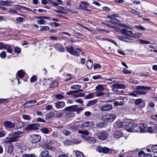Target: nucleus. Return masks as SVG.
<instances>
[{"mask_svg": "<svg viewBox=\"0 0 157 157\" xmlns=\"http://www.w3.org/2000/svg\"><path fill=\"white\" fill-rule=\"evenodd\" d=\"M116 117V116L115 115L108 114L103 116L101 119L104 121L111 122L113 121Z\"/></svg>", "mask_w": 157, "mask_h": 157, "instance_id": "1", "label": "nucleus"}, {"mask_svg": "<svg viewBox=\"0 0 157 157\" xmlns=\"http://www.w3.org/2000/svg\"><path fill=\"white\" fill-rule=\"evenodd\" d=\"M121 33L123 35H126L130 37H136L133 34V32L132 31L128 30L125 28L123 29L121 31Z\"/></svg>", "mask_w": 157, "mask_h": 157, "instance_id": "2", "label": "nucleus"}, {"mask_svg": "<svg viewBox=\"0 0 157 157\" xmlns=\"http://www.w3.org/2000/svg\"><path fill=\"white\" fill-rule=\"evenodd\" d=\"M108 136V134L105 131L98 132L97 134V136L99 139L104 140H105Z\"/></svg>", "mask_w": 157, "mask_h": 157, "instance_id": "3", "label": "nucleus"}, {"mask_svg": "<svg viewBox=\"0 0 157 157\" xmlns=\"http://www.w3.org/2000/svg\"><path fill=\"white\" fill-rule=\"evenodd\" d=\"M112 108L113 106L112 105L107 104L101 106L100 109L101 111H106L110 110L112 109Z\"/></svg>", "mask_w": 157, "mask_h": 157, "instance_id": "4", "label": "nucleus"}, {"mask_svg": "<svg viewBox=\"0 0 157 157\" xmlns=\"http://www.w3.org/2000/svg\"><path fill=\"white\" fill-rule=\"evenodd\" d=\"M40 126L38 124H29L26 128L27 131L33 130H37L38 129Z\"/></svg>", "mask_w": 157, "mask_h": 157, "instance_id": "5", "label": "nucleus"}, {"mask_svg": "<svg viewBox=\"0 0 157 157\" xmlns=\"http://www.w3.org/2000/svg\"><path fill=\"white\" fill-rule=\"evenodd\" d=\"M89 5V4L86 3V2L82 1L79 5L80 9L89 12L91 11V10L86 8L87 7V5Z\"/></svg>", "mask_w": 157, "mask_h": 157, "instance_id": "6", "label": "nucleus"}, {"mask_svg": "<svg viewBox=\"0 0 157 157\" xmlns=\"http://www.w3.org/2000/svg\"><path fill=\"white\" fill-rule=\"evenodd\" d=\"M31 142L33 143H36L41 140V137L39 135H34L32 136Z\"/></svg>", "mask_w": 157, "mask_h": 157, "instance_id": "7", "label": "nucleus"}, {"mask_svg": "<svg viewBox=\"0 0 157 157\" xmlns=\"http://www.w3.org/2000/svg\"><path fill=\"white\" fill-rule=\"evenodd\" d=\"M3 125L5 127L7 128H12L15 127V125L11 121H6L3 123Z\"/></svg>", "mask_w": 157, "mask_h": 157, "instance_id": "8", "label": "nucleus"}, {"mask_svg": "<svg viewBox=\"0 0 157 157\" xmlns=\"http://www.w3.org/2000/svg\"><path fill=\"white\" fill-rule=\"evenodd\" d=\"M76 109H77V105H75L67 107L65 108L64 110L66 111H68L69 112H74L76 111Z\"/></svg>", "mask_w": 157, "mask_h": 157, "instance_id": "9", "label": "nucleus"}, {"mask_svg": "<svg viewBox=\"0 0 157 157\" xmlns=\"http://www.w3.org/2000/svg\"><path fill=\"white\" fill-rule=\"evenodd\" d=\"M123 135V133L121 131L117 130L114 132L113 136L114 138L118 139L121 137Z\"/></svg>", "mask_w": 157, "mask_h": 157, "instance_id": "10", "label": "nucleus"}, {"mask_svg": "<svg viewBox=\"0 0 157 157\" xmlns=\"http://www.w3.org/2000/svg\"><path fill=\"white\" fill-rule=\"evenodd\" d=\"M20 137V136H13V137H12L9 138L7 139L6 141L9 143L16 142L19 139L18 138Z\"/></svg>", "mask_w": 157, "mask_h": 157, "instance_id": "11", "label": "nucleus"}, {"mask_svg": "<svg viewBox=\"0 0 157 157\" xmlns=\"http://www.w3.org/2000/svg\"><path fill=\"white\" fill-rule=\"evenodd\" d=\"M80 142H81L80 140H78L76 139H75L71 140H68L65 141L64 144H65L66 143V145L70 143L77 144L79 143Z\"/></svg>", "mask_w": 157, "mask_h": 157, "instance_id": "12", "label": "nucleus"}, {"mask_svg": "<svg viewBox=\"0 0 157 157\" xmlns=\"http://www.w3.org/2000/svg\"><path fill=\"white\" fill-rule=\"evenodd\" d=\"M93 125V122L91 121L85 122L83 123H81L80 124V125L83 128L91 126Z\"/></svg>", "mask_w": 157, "mask_h": 157, "instance_id": "13", "label": "nucleus"}, {"mask_svg": "<svg viewBox=\"0 0 157 157\" xmlns=\"http://www.w3.org/2000/svg\"><path fill=\"white\" fill-rule=\"evenodd\" d=\"M121 125L122 126H127V128H128V130L129 132H130V131L133 129L134 128L132 124L129 123L127 124V123L125 121L122 122L121 123Z\"/></svg>", "mask_w": 157, "mask_h": 157, "instance_id": "14", "label": "nucleus"}, {"mask_svg": "<svg viewBox=\"0 0 157 157\" xmlns=\"http://www.w3.org/2000/svg\"><path fill=\"white\" fill-rule=\"evenodd\" d=\"M117 37L119 40L127 42H128L129 40H132V39L126 36H118Z\"/></svg>", "mask_w": 157, "mask_h": 157, "instance_id": "15", "label": "nucleus"}, {"mask_svg": "<svg viewBox=\"0 0 157 157\" xmlns=\"http://www.w3.org/2000/svg\"><path fill=\"white\" fill-rule=\"evenodd\" d=\"M80 52H81V54L82 55H84V53L82 52L81 49L78 48H77L75 50L73 55L77 56H80Z\"/></svg>", "mask_w": 157, "mask_h": 157, "instance_id": "16", "label": "nucleus"}, {"mask_svg": "<svg viewBox=\"0 0 157 157\" xmlns=\"http://www.w3.org/2000/svg\"><path fill=\"white\" fill-rule=\"evenodd\" d=\"M36 101H29L26 102L24 104V106L25 108H28L30 107L33 106V104L36 103Z\"/></svg>", "mask_w": 157, "mask_h": 157, "instance_id": "17", "label": "nucleus"}, {"mask_svg": "<svg viewBox=\"0 0 157 157\" xmlns=\"http://www.w3.org/2000/svg\"><path fill=\"white\" fill-rule=\"evenodd\" d=\"M151 89V87H150L146 86H139L136 87V90H149Z\"/></svg>", "mask_w": 157, "mask_h": 157, "instance_id": "18", "label": "nucleus"}, {"mask_svg": "<svg viewBox=\"0 0 157 157\" xmlns=\"http://www.w3.org/2000/svg\"><path fill=\"white\" fill-rule=\"evenodd\" d=\"M53 144V142L52 141H47L45 144L42 145V147L44 149H50L51 147L49 146V145H52Z\"/></svg>", "mask_w": 157, "mask_h": 157, "instance_id": "19", "label": "nucleus"}, {"mask_svg": "<svg viewBox=\"0 0 157 157\" xmlns=\"http://www.w3.org/2000/svg\"><path fill=\"white\" fill-rule=\"evenodd\" d=\"M55 104L57 109L61 108L65 106V103L63 101H57Z\"/></svg>", "mask_w": 157, "mask_h": 157, "instance_id": "20", "label": "nucleus"}, {"mask_svg": "<svg viewBox=\"0 0 157 157\" xmlns=\"http://www.w3.org/2000/svg\"><path fill=\"white\" fill-rule=\"evenodd\" d=\"M86 141L87 143L93 144L96 142V140L94 138L91 137H88L86 139Z\"/></svg>", "mask_w": 157, "mask_h": 157, "instance_id": "21", "label": "nucleus"}, {"mask_svg": "<svg viewBox=\"0 0 157 157\" xmlns=\"http://www.w3.org/2000/svg\"><path fill=\"white\" fill-rule=\"evenodd\" d=\"M55 47L56 50H58L61 52H64V47L59 44H56L55 45Z\"/></svg>", "mask_w": 157, "mask_h": 157, "instance_id": "22", "label": "nucleus"}, {"mask_svg": "<svg viewBox=\"0 0 157 157\" xmlns=\"http://www.w3.org/2000/svg\"><path fill=\"white\" fill-rule=\"evenodd\" d=\"M55 115V113L53 112H50L49 113H47L45 115V119L48 120L50 118H52Z\"/></svg>", "mask_w": 157, "mask_h": 157, "instance_id": "23", "label": "nucleus"}, {"mask_svg": "<svg viewBox=\"0 0 157 157\" xmlns=\"http://www.w3.org/2000/svg\"><path fill=\"white\" fill-rule=\"evenodd\" d=\"M86 65L89 69L91 68L93 65L92 60L91 59H88L86 62Z\"/></svg>", "mask_w": 157, "mask_h": 157, "instance_id": "24", "label": "nucleus"}, {"mask_svg": "<svg viewBox=\"0 0 157 157\" xmlns=\"http://www.w3.org/2000/svg\"><path fill=\"white\" fill-rule=\"evenodd\" d=\"M66 48L67 49V52L73 55L75 51L74 48L72 46H71L69 47H66Z\"/></svg>", "mask_w": 157, "mask_h": 157, "instance_id": "25", "label": "nucleus"}, {"mask_svg": "<svg viewBox=\"0 0 157 157\" xmlns=\"http://www.w3.org/2000/svg\"><path fill=\"white\" fill-rule=\"evenodd\" d=\"M112 90L114 92H117L118 91L117 89H119V84H113Z\"/></svg>", "mask_w": 157, "mask_h": 157, "instance_id": "26", "label": "nucleus"}, {"mask_svg": "<svg viewBox=\"0 0 157 157\" xmlns=\"http://www.w3.org/2000/svg\"><path fill=\"white\" fill-rule=\"evenodd\" d=\"M75 116V114L73 113H65V117L66 118L68 119L74 117Z\"/></svg>", "mask_w": 157, "mask_h": 157, "instance_id": "27", "label": "nucleus"}, {"mask_svg": "<svg viewBox=\"0 0 157 157\" xmlns=\"http://www.w3.org/2000/svg\"><path fill=\"white\" fill-rule=\"evenodd\" d=\"M107 126V123L105 122H101L96 124V126L97 127L99 128H102L104 127Z\"/></svg>", "mask_w": 157, "mask_h": 157, "instance_id": "28", "label": "nucleus"}, {"mask_svg": "<svg viewBox=\"0 0 157 157\" xmlns=\"http://www.w3.org/2000/svg\"><path fill=\"white\" fill-rule=\"evenodd\" d=\"M24 125V123L23 122L19 121L16 123V127L17 129H19L22 127Z\"/></svg>", "mask_w": 157, "mask_h": 157, "instance_id": "29", "label": "nucleus"}, {"mask_svg": "<svg viewBox=\"0 0 157 157\" xmlns=\"http://www.w3.org/2000/svg\"><path fill=\"white\" fill-rule=\"evenodd\" d=\"M13 146L12 144H11L8 146L7 152L9 153H12L13 151Z\"/></svg>", "mask_w": 157, "mask_h": 157, "instance_id": "30", "label": "nucleus"}, {"mask_svg": "<svg viewBox=\"0 0 157 157\" xmlns=\"http://www.w3.org/2000/svg\"><path fill=\"white\" fill-rule=\"evenodd\" d=\"M22 132L21 131H18L17 132H13L9 134V136H16L21 134Z\"/></svg>", "mask_w": 157, "mask_h": 157, "instance_id": "31", "label": "nucleus"}, {"mask_svg": "<svg viewBox=\"0 0 157 157\" xmlns=\"http://www.w3.org/2000/svg\"><path fill=\"white\" fill-rule=\"evenodd\" d=\"M48 152L47 150H45L43 151L41 153V157H47V155H49Z\"/></svg>", "mask_w": 157, "mask_h": 157, "instance_id": "32", "label": "nucleus"}, {"mask_svg": "<svg viewBox=\"0 0 157 157\" xmlns=\"http://www.w3.org/2000/svg\"><path fill=\"white\" fill-rule=\"evenodd\" d=\"M17 74L18 76L21 78H23L25 75V72L21 70L18 71Z\"/></svg>", "mask_w": 157, "mask_h": 157, "instance_id": "33", "label": "nucleus"}, {"mask_svg": "<svg viewBox=\"0 0 157 157\" xmlns=\"http://www.w3.org/2000/svg\"><path fill=\"white\" fill-rule=\"evenodd\" d=\"M95 89L98 91H102L105 89L103 86L101 85H98L96 87Z\"/></svg>", "mask_w": 157, "mask_h": 157, "instance_id": "34", "label": "nucleus"}, {"mask_svg": "<svg viewBox=\"0 0 157 157\" xmlns=\"http://www.w3.org/2000/svg\"><path fill=\"white\" fill-rule=\"evenodd\" d=\"M63 114V113L60 112H59L58 111H57L56 113H55V117L57 118H60L62 117Z\"/></svg>", "mask_w": 157, "mask_h": 157, "instance_id": "35", "label": "nucleus"}, {"mask_svg": "<svg viewBox=\"0 0 157 157\" xmlns=\"http://www.w3.org/2000/svg\"><path fill=\"white\" fill-rule=\"evenodd\" d=\"M79 133L83 134L84 135H88L89 132L87 130H79L78 131Z\"/></svg>", "mask_w": 157, "mask_h": 157, "instance_id": "36", "label": "nucleus"}, {"mask_svg": "<svg viewBox=\"0 0 157 157\" xmlns=\"http://www.w3.org/2000/svg\"><path fill=\"white\" fill-rule=\"evenodd\" d=\"M85 96V94L83 93H79L77 94H73V97L75 98H77L78 97H83Z\"/></svg>", "mask_w": 157, "mask_h": 157, "instance_id": "37", "label": "nucleus"}, {"mask_svg": "<svg viewBox=\"0 0 157 157\" xmlns=\"http://www.w3.org/2000/svg\"><path fill=\"white\" fill-rule=\"evenodd\" d=\"M58 85V82L57 81H54L52 82L50 85V88H53L56 87Z\"/></svg>", "mask_w": 157, "mask_h": 157, "instance_id": "38", "label": "nucleus"}, {"mask_svg": "<svg viewBox=\"0 0 157 157\" xmlns=\"http://www.w3.org/2000/svg\"><path fill=\"white\" fill-rule=\"evenodd\" d=\"M5 49H6L7 52L10 53H12L13 50L10 48V46L9 45H5Z\"/></svg>", "mask_w": 157, "mask_h": 157, "instance_id": "39", "label": "nucleus"}, {"mask_svg": "<svg viewBox=\"0 0 157 157\" xmlns=\"http://www.w3.org/2000/svg\"><path fill=\"white\" fill-rule=\"evenodd\" d=\"M97 102L96 100H94L90 101H89L87 105V106H90L96 104Z\"/></svg>", "mask_w": 157, "mask_h": 157, "instance_id": "40", "label": "nucleus"}, {"mask_svg": "<svg viewBox=\"0 0 157 157\" xmlns=\"http://www.w3.org/2000/svg\"><path fill=\"white\" fill-rule=\"evenodd\" d=\"M75 155L77 157H84L83 154L80 151H76L75 152Z\"/></svg>", "mask_w": 157, "mask_h": 157, "instance_id": "41", "label": "nucleus"}, {"mask_svg": "<svg viewBox=\"0 0 157 157\" xmlns=\"http://www.w3.org/2000/svg\"><path fill=\"white\" fill-rule=\"evenodd\" d=\"M40 130L41 132L44 134H48L49 132V131L48 128H42Z\"/></svg>", "mask_w": 157, "mask_h": 157, "instance_id": "42", "label": "nucleus"}, {"mask_svg": "<svg viewBox=\"0 0 157 157\" xmlns=\"http://www.w3.org/2000/svg\"><path fill=\"white\" fill-rule=\"evenodd\" d=\"M82 86L80 85H73L71 86V88L73 89H79L81 88Z\"/></svg>", "mask_w": 157, "mask_h": 157, "instance_id": "43", "label": "nucleus"}, {"mask_svg": "<svg viewBox=\"0 0 157 157\" xmlns=\"http://www.w3.org/2000/svg\"><path fill=\"white\" fill-rule=\"evenodd\" d=\"M19 146L21 148V149L24 150H26L27 149V146L26 145L24 144H21V143H19Z\"/></svg>", "mask_w": 157, "mask_h": 157, "instance_id": "44", "label": "nucleus"}, {"mask_svg": "<svg viewBox=\"0 0 157 157\" xmlns=\"http://www.w3.org/2000/svg\"><path fill=\"white\" fill-rule=\"evenodd\" d=\"M134 92L139 95H146L147 94V92L144 91L137 90L135 91Z\"/></svg>", "mask_w": 157, "mask_h": 157, "instance_id": "45", "label": "nucleus"}, {"mask_svg": "<svg viewBox=\"0 0 157 157\" xmlns=\"http://www.w3.org/2000/svg\"><path fill=\"white\" fill-rule=\"evenodd\" d=\"M110 149L107 147H103L102 152L104 153H108Z\"/></svg>", "mask_w": 157, "mask_h": 157, "instance_id": "46", "label": "nucleus"}, {"mask_svg": "<svg viewBox=\"0 0 157 157\" xmlns=\"http://www.w3.org/2000/svg\"><path fill=\"white\" fill-rule=\"evenodd\" d=\"M22 157H36L34 154H23Z\"/></svg>", "mask_w": 157, "mask_h": 157, "instance_id": "47", "label": "nucleus"}, {"mask_svg": "<svg viewBox=\"0 0 157 157\" xmlns=\"http://www.w3.org/2000/svg\"><path fill=\"white\" fill-rule=\"evenodd\" d=\"M16 20V21L18 22H23L25 21V19L21 17L17 18Z\"/></svg>", "mask_w": 157, "mask_h": 157, "instance_id": "48", "label": "nucleus"}, {"mask_svg": "<svg viewBox=\"0 0 157 157\" xmlns=\"http://www.w3.org/2000/svg\"><path fill=\"white\" fill-rule=\"evenodd\" d=\"M14 52L18 53H20L21 52V48L18 47H16L14 48Z\"/></svg>", "mask_w": 157, "mask_h": 157, "instance_id": "49", "label": "nucleus"}, {"mask_svg": "<svg viewBox=\"0 0 157 157\" xmlns=\"http://www.w3.org/2000/svg\"><path fill=\"white\" fill-rule=\"evenodd\" d=\"M94 95H95V94H94V93L86 95L85 97V98L86 99H89V98H92L94 96H95Z\"/></svg>", "mask_w": 157, "mask_h": 157, "instance_id": "50", "label": "nucleus"}, {"mask_svg": "<svg viewBox=\"0 0 157 157\" xmlns=\"http://www.w3.org/2000/svg\"><path fill=\"white\" fill-rule=\"evenodd\" d=\"M154 153H157V144L151 147Z\"/></svg>", "mask_w": 157, "mask_h": 157, "instance_id": "51", "label": "nucleus"}, {"mask_svg": "<svg viewBox=\"0 0 157 157\" xmlns=\"http://www.w3.org/2000/svg\"><path fill=\"white\" fill-rule=\"evenodd\" d=\"M49 28L48 26H43L40 29L41 31H45L49 29Z\"/></svg>", "mask_w": 157, "mask_h": 157, "instance_id": "52", "label": "nucleus"}, {"mask_svg": "<svg viewBox=\"0 0 157 157\" xmlns=\"http://www.w3.org/2000/svg\"><path fill=\"white\" fill-rule=\"evenodd\" d=\"M4 6H10V3H13L12 1L8 0L4 1Z\"/></svg>", "mask_w": 157, "mask_h": 157, "instance_id": "53", "label": "nucleus"}, {"mask_svg": "<svg viewBox=\"0 0 157 157\" xmlns=\"http://www.w3.org/2000/svg\"><path fill=\"white\" fill-rule=\"evenodd\" d=\"M107 80L109 81H111L113 82H116L119 83V82L117 81V78H109L107 79Z\"/></svg>", "mask_w": 157, "mask_h": 157, "instance_id": "54", "label": "nucleus"}, {"mask_svg": "<svg viewBox=\"0 0 157 157\" xmlns=\"http://www.w3.org/2000/svg\"><path fill=\"white\" fill-rule=\"evenodd\" d=\"M34 18L37 19H48L50 18L49 17H45V16H39V17H35Z\"/></svg>", "mask_w": 157, "mask_h": 157, "instance_id": "55", "label": "nucleus"}, {"mask_svg": "<svg viewBox=\"0 0 157 157\" xmlns=\"http://www.w3.org/2000/svg\"><path fill=\"white\" fill-rule=\"evenodd\" d=\"M142 102V100L140 99H137L136 100L135 103L136 105H139Z\"/></svg>", "mask_w": 157, "mask_h": 157, "instance_id": "56", "label": "nucleus"}, {"mask_svg": "<svg viewBox=\"0 0 157 157\" xmlns=\"http://www.w3.org/2000/svg\"><path fill=\"white\" fill-rule=\"evenodd\" d=\"M129 11L130 12L136 15H139L140 14L139 12L133 9H131V10H129Z\"/></svg>", "mask_w": 157, "mask_h": 157, "instance_id": "57", "label": "nucleus"}, {"mask_svg": "<svg viewBox=\"0 0 157 157\" xmlns=\"http://www.w3.org/2000/svg\"><path fill=\"white\" fill-rule=\"evenodd\" d=\"M140 42L142 44H150V42L147 41V40H144L142 39H140Z\"/></svg>", "mask_w": 157, "mask_h": 157, "instance_id": "58", "label": "nucleus"}, {"mask_svg": "<svg viewBox=\"0 0 157 157\" xmlns=\"http://www.w3.org/2000/svg\"><path fill=\"white\" fill-rule=\"evenodd\" d=\"M95 94H96L95 96H96L97 97H100L102 95H103L104 94V93L102 92H96L95 93Z\"/></svg>", "mask_w": 157, "mask_h": 157, "instance_id": "59", "label": "nucleus"}, {"mask_svg": "<svg viewBox=\"0 0 157 157\" xmlns=\"http://www.w3.org/2000/svg\"><path fill=\"white\" fill-rule=\"evenodd\" d=\"M77 109L76 110V111L77 114H79L81 112V111L83 109V108H78V106L77 105Z\"/></svg>", "mask_w": 157, "mask_h": 157, "instance_id": "60", "label": "nucleus"}, {"mask_svg": "<svg viewBox=\"0 0 157 157\" xmlns=\"http://www.w3.org/2000/svg\"><path fill=\"white\" fill-rule=\"evenodd\" d=\"M37 78L35 76H32L30 79V81L31 82H33L36 81Z\"/></svg>", "mask_w": 157, "mask_h": 157, "instance_id": "61", "label": "nucleus"}, {"mask_svg": "<svg viewBox=\"0 0 157 157\" xmlns=\"http://www.w3.org/2000/svg\"><path fill=\"white\" fill-rule=\"evenodd\" d=\"M37 23L40 24H45V22L44 20L41 19L37 20Z\"/></svg>", "mask_w": 157, "mask_h": 157, "instance_id": "62", "label": "nucleus"}, {"mask_svg": "<svg viewBox=\"0 0 157 157\" xmlns=\"http://www.w3.org/2000/svg\"><path fill=\"white\" fill-rule=\"evenodd\" d=\"M0 56L2 58H5L6 57V52L5 51L2 52L0 54Z\"/></svg>", "mask_w": 157, "mask_h": 157, "instance_id": "63", "label": "nucleus"}, {"mask_svg": "<svg viewBox=\"0 0 157 157\" xmlns=\"http://www.w3.org/2000/svg\"><path fill=\"white\" fill-rule=\"evenodd\" d=\"M63 132L64 134L66 136H68L71 133V132L70 131L67 130H63Z\"/></svg>", "mask_w": 157, "mask_h": 157, "instance_id": "64", "label": "nucleus"}]
</instances>
